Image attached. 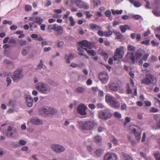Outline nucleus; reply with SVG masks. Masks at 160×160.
<instances>
[{"label":"nucleus","mask_w":160,"mask_h":160,"mask_svg":"<svg viewBox=\"0 0 160 160\" xmlns=\"http://www.w3.org/2000/svg\"><path fill=\"white\" fill-rule=\"evenodd\" d=\"M112 114L108 109L100 111L98 114L99 118L102 120H107L111 118Z\"/></svg>","instance_id":"2"},{"label":"nucleus","mask_w":160,"mask_h":160,"mask_svg":"<svg viewBox=\"0 0 160 160\" xmlns=\"http://www.w3.org/2000/svg\"><path fill=\"white\" fill-rule=\"evenodd\" d=\"M111 106L113 108H118L120 107V103L117 102L115 99L110 104Z\"/></svg>","instance_id":"21"},{"label":"nucleus","mask_w":160,"mask_h":160,"mask_svg":"<svg viewBox=\"0 0 160 160\" xmlns=\"http://www.w3.org/2000/svg\"><path fill=\"white\" fill-rule=\"evenodd\" d=\"M148 56L149 55L148 54H145L142 58V60L145 61H146L147 60Z\"/></svg>","instance_id":"59"},{"label":"nucleus","mask_w":160,"mask_h":160,"mask_svg":"<svg viewBox=\"0 0 160 160\" xmlns=\"http://www.w3.org/2000/svg\"><path fill=\"white\" fill-rule=\"evenodd\" d=\"M116 37L118 39H123L124 37L120 33V32H118L115 33Z\"/></svg>","instance_id":"38"},{"label":"nucleus","mask_w":160,"mask_h":160,"mask_svg":"<svg viewBox=\"0 0 160 160\" xmlns=\"http://www.w3.org/2000/svg\"><path fill=\"white\" fill-rule=\"evenodd\" d=\"M105 16L108 18L110 20H112V18L111 17V13L110 10L106 11L105 12Z\"/></svg>","instance_id":"35"},{"label":"nucleus","mask_w":160,"mask_h":160,"mask_svg":"<svg viewBox=\"0 0 160 160\" xmlns=\"http://www.w3.org/2000/svg\"><path fill=\"white\" fill-rule=\"evenodd\" d=\"M108 86L111 90L114 91H117L120 88L119 84L118 82L113 81H110L108 84Z\"/></svg>","instance_id":"11"},{"label":"nucleus","mask_w":160,"mask_h":160,"mask_svg":"<svg viewBox=\"0 0 160 160\" xmlns=\"http://www.w3.org/2000/svg\"><path fill=\"white\" fill-rule=\"evenodd\" d=\"M84 13L86 14V18H90L92 16L90 12L88 11H86L84 12Z\"/></svg>","instance_id":"47"},{"label":"nucleus","mask_w":160,"mask_h":160,"mask_svg":"<svg viewBox=\"0 0 160 160\" xmlns=\"http://www.w3.org/2000/svg\"><path fill=\"white\" fill-rule=\"evenodd\" d=\"M111 10L112 12V14L113 15L115 14V13H116L117 14H121L123 12V11L122 10H116L115 11L113 9H112Z\"/></svg>","instance_id":"37"},{"label":"nucleus","mask_w":160,"mask_h":160,"mask_svg":"<svg viewBox=\"0 0 160 160\" xmlns=\"http://www.w3.org/2000/svg\"><path fill=\"white\" fill-rule=\"evenodd\" d=\"M129 2L136 8L139 7L141 5L140 3L138 1H135L134 0H129Z\"/></svg>","instance_id":"24"},{"label":"nucleus","mask_w":160,"mask_h":160,"mask_svg":"<svg viewBox=\"0 0 160 160\" xmlns=\"http://www.w3.org/2000/svg\"><path fill=\"white\" fill-rule=\"evenodd\" d=\"M90 26L92 30H97V29H101V28L100 26H98L97 24H94L92 23H91L90 24Z\"/></svg>","instance_id":"26"},{"label":"nucleus","mask_w":160,"mask_h":160,"mask_svg":"<svg viewBox=\"0 0 160 160\" xmlns=\"http://www.w3.org/2000/svg\"><path fill=\"white\" fill-rule=\"evenodd\" d=\"M105 99L107 103H109L110 104L115 99V98L110 94H106L105 97Z\"/></svg>","instance_id":"18"},{"label":"nucleus","mask_w":160,"mask_h":160,"mask_svg":"<svg viewBox=\"0 0 160 160\" xmlns=\"http://www.w3.org/2000/svg\"><path fill=\"white\" fill-rule=\"evenodd\" d=\"M48 28L50 30H53L58 33L59 35H61L63 32V29L61 26H57L56 24L50 25L48 26Z\"/></svg>","instance_id":"9"},{"label":"nucleus","mask_w":160,"mask_h":160,"mask_svg":"<svg viewBox=\"0 0 160 160\" xmlns=\"http://www.w3.org/2000/svg\"><path fill=\"white\" fill-rule=\"evenodd\" d=\"M31 122L35 125H39L42 123V121L37 117L33 118L31 120Z\"/></svg>","instance_id":"19"},{"label":"nucleus","mask_w":160,"mask_h":160,"mask_svg":"<svg viewBox=\"0 0 160 160\" xmlns=\"http://www.w3.org/2000/svg\"><path fill=\"white\" fill-rule=\"evenodd\" d=\"M155 80L154 76L150 74H146V77L144 78L141 80V83L149 85L150 84H153L155 83L154 82Z\"/></svg>","instance_id":"4"},{"label":"nucleus","mask_w":160,"mask_h":160,"mask_svg":"<svg viewBox=\"0 0 160 160\" xmlns=\"http://www.w3.org/2000/svg\"><path fill=\"white\" fill-rule=\"evenodd\" d=\"M150 41V40L147 39L146 40L142 41L141 42V43L142 44H145L146 45H148L149 44Z\"/></svg>","instance_id":"51"},{"label":"nucleus","mask_w":160,"mask_h":160,"mask_svg":"<svg viewBox=\"0 0 160 160\" xmlns=\"http://www.w3.org/2000/svg\"><path fill=\"white\" fill-rule=\"evenodd\" d=\"M87 108V107L85 104L81 103L77 107V112L81 115H85L87 114L86 110Z\"/></svg>","instance_id":"8"},{"label":"nucleus","mask_w":160,"mask_h":160,"mask_svg":"<svg viewBox=\"0 0 160 160\" xmlns=\"http://www.w3.org/2000/svg\"><path fill=\"white\" fill-rule=\"evenodd\" d=\"M122 156L124 157L125 160H133V159L130 156L124 152L122 153Z\"/></svg>","instance_id":"31"},{"label":"nucleus","mask_w":160,"mask_h":160,"mask_svg":"<svg viewBox=\"0 0 160 160\" xmlns=\"http://www.w3.org/2000/svg\"><path fill=\"white\" fill-rule=\"evenodd\" d=\"M23 77L22 70L21 69L17 70L13 73L12 78L15 82L16 81L21 79Z\"/></svg>","instance_id":"6"},{"label":"nucleus","mask_w":160,"mask_h":160,"mask_svg":"<svg viewBox=\"0 0 160 160\" xmlns=\"http://www.w3.org/2000/svg\"><path fill=\"white\" fill-rule=\"evenodd\" d=\"M36 86L37 89L42 93H48L51 90L50 87L44 83L39 82Z\"/></svg>","instance_id":"1"},{"label":"nucleus","mask_w":160,"mask_h":160,"mask_svg":"<svg viewBox=\"0 0 160 160\" xmlns=\"http://www.w3.org/2000/svg\"><path fill=\"white\" fill-rule=\"evenodd\" d=\"M15 104V101L13 100H10L8 103L9 105L10 106H11L12 107H14Z\"/></svg>","instance_id":"48"},{"label":"nucleus","mask_w":160,"mask_h":160,"mask_svg":"<svg viewBox=\"0 0 160 160\" xmlns=\"http://www.w3.org/2000/svg\"><path fill=\"white\" fill-rule=\"evenodd\" d=\"M93 123L89 121L82 122L80 124L81 128L83 130H90L93 127Z\"/></svg>","instance_id":"10"},{"label":"nucleus","mask_w":160,"mask_h":160,"mask_svg":"<svg viewBox=\"0 0 160 160\" xmlns=\"http://www.w3.org/2000/svg\"><path fill=\"white\" fill-rule=\"evenodd\" d=\"M84 91V88L82 87H78L76 89V92L78 94H81Z\"/></svg>","instance_id":"29"},{"label":"nucleus","mask_w":160,"mask_h":160,"mask_svg":"<svg viewBox=\"0 0 160 160\" xmlns=\"http://www.w3.org/2000/svg\"><path fill=\"white\" fill-rule=\"evenodd\" d=\"M112 138L113 139L112 140V143L115 144V145H117V143L118 142V141L117 139L114 136H112Z\"/></svg>","instance_id":"55"},{"label":"nucleus","mask_w":160,"mask_h":160,"mask_svg":"<svg viewBox=\"0 0 160 160\" xmlns=\"http://www.w3.org/2000/svg\"><path fill=\"white\" fill-rule=\"evenodd\" d=\"M84 50L88 54H90L92 56H95L96 55V52L93 50H89L87 48H84Z\"/></svg>","instance_id":"25"},{"label":"nucleus","mask_w":160,"mask_h":160,"mask_svg":"<svg viewBox=\"0 0 160 160\" xmlns=\"http://www.w3.org/2000/svg\"><path fill=\"white\" fill-rule=\"evenodd\" d=\"M103 152V150L102 149H98L96 151L95 154L97 157H100Z\"/></svg>","instance_id":"33"},{"label":"nucleus","mask_w":160,"mask_h":160,"mask_svg":"<svg viewBox=\"0 0 160 160\" xmlns=\"http://www.w3.org/2000/svg\"><path fill=\"white\" fill-rule=\"evenodd\" d=\"M76 5L78 8H83L84 9H88L89 8V6L86 3L84 2L81 0H78Z\"/></svg>","instance_id":"16"},{"label":"nucleus","mask_w":160,"mask_h":160,"mask_svg":"<svg viewBox=\"0 0 160 160\" xmlns=\"http://www.w3.org/2000/svg\"><path fill=\"white\" fill-rule=\"evenodd\" d=\"M102 140V138L99 136H97L95 137L94 141L96 143L99 142Z\"/></svg>","instance_id":"44"},{"label":"nucleus","mask_w":160,"mask_h":160,"mask_svg":"<svg viewBox=\"0 0 160 160\" xmlns=\"http://www.w3.org/2000/svg\"><path fill=\"white\" fill-rule=\"evenodd\" d=\"M98 78L104 84H106L109 80L107 72L105 71H103L99 73Z\"/></svg>","instance_id":"5"},{"label":"nucleus","mask_w":160,"mask_h":160,"mask_svg":"<svg viewBox=\"0 0 160 160\" xmlns=\"http://www.w3.org/2000/svg\"><path fill=\"white\" fill-rule=\"evenodd\" d=\"M112 32L110 30H109L108 31H104V36L106 37H108L109 36L112 35Z\"/></svg>","instance_id":"43"},{"label":"nucleus","mask_w":160,"mask_h":160,"mask_svg":"<svg viewBox=\"0 0 160 160\" xmlns=\"http://www.w3.org/2000/svg\"><path fill=\"white\" fill-rule=\"evenodd\" d=\"M118 158L117 156L113 153L108 152L104 156V160H117Z\"/></svg>","instance_id":"12"},{"label":"nucleus","mask_w":160,"mask_h":160,"mask_svg":"<svg viewBox=\"0 0 160 160\" xmlns=\"http://www.w3.org/2000/svg\"><path fill=\"white\" fill-rule=\"evenodd\" d=\"M39 112L41 115H45L48 114V110L45 107H43L39 109Z\"/></svg>","instance_id":"20"},{"label":"nucleus","mask_w":160,"mask_h":160,"mask_svg":"<svg viewBox=\"0 0 160 160\" xmlns=\"http://www.w3.org/2000/svg\"><path fill=\"white\" fill-rule=\"evenodd\" d=\"M35 20L34 22L39 25L41 24L43 21V19L37 17H35Z\"/></svg>","instance_id":"27"},{"label":"nucleus","mask_w":160,"mask_h":160,"mask_svg":"<svg viewBox=\"0 0 160 160\" xmlns=\"http://www.w3.org/2000/svg\"><path fill=\"white\" fill-rule=\"evenodd\" d=\"M124 48L123 46H121L116 49L113 57L114 61L120 60L122 58L124 55Z\"/></svg>","instance_id":"3"},{"label":"nucleus","mask_w":160,"mask_h":160,"mask_svg":"<svg viewBox=\"0 0 160 160\" xmlns=\"http://www.w3.org/2000/svg\"><path fill=\"white\" fill-rule=\"evenodd\" d=\"M32 9V7L30 5H27L25 7V10L27 11H30Z\"/></svg>","instance_id":"61"},{"label":"nucleus","mask_w":160,"mask_h":160,"mask_svg":"<svg viewBox=\"0 0 160 160\" xmlns=\"http://www.w3.org/2000/svg\"><path fill=\"white\" fill-rule=\"evenodd\" d=\"M18 43L20 44L21 46H23L26 44L27 43L26 40H19L18 41Z\"/></svg>","instance_id":"45"},{"label":"nucleus","mask_w":160,"mask_h":160,"mask_svg":"<svg viewBox=\"0 0 160 160\" xmlns=\"http://www.w3.org/2000/svg\"><path fill=\"white\" fill-rule=\"evenodd\" d=\"M28 52V50H27L25 48H23L21 52V53L23 56H26Z\"/></svg>","instance_id":"46"},{"label":"nucleus","mask_w":160,"mask_h":160,"mask_svg":"<svg viewBox=\"0 0 160 160\" xmlns=\"http://www.w3.org/2000/svg\"><path fill=\"white\" fill-rule=\"evenodd\" d=\"M51 147L54 151L58 153L62 152L65 149V148L62 146L57 144L52 145Z\"/></svg>","instance_id":"13"},{"label":"nucleus","mask_w":160,"mask_h":160,"mask_svg":"<svg viewBox=\"0 0 160 160\" xmlns=\"http://www.w3.org/2000/svg\"><path fill=\"white\" fill-rule=\"evenodd\" d=\"M129 58L131 60L132 63H135V56L133 52H130L129 56Z\"/></svg>","instance_id":"36"},{"label":"nucleus","mask_w":160,"mask_h":160,"mask_svg":"<svg viewBox=\"0 0 160 160\" xmlns=\"http://www.w3.org/2000/svg\"><path fill=\"white\" fill-rule=\"evenodd\" d=\"M26 143V141L23 140L21 139L19 141V144L20 145H25Z\"/></svg>","instance_id":"62"},{"label":"nucleus","mask_w":160,"mask_h":160,"mask_svg":"<svg viewBox=\"0 0 160 160\" xmlns=\"http://www.w3.org/2000/svg\"><path fill=\"white\" fill-rule=\"evenodd\" d=\"M67 55L65 56V58L67 60V62L68 63H70V60L72 59L74 57V55L72 54L69 55L67 57H66Z\"/></svg>","instance_id":"30"},{"label":"nucleus","mask_w":160,"mask_h":160,"mask_svg":"<svg viewBox=\"0 0 160 160\" xmlns=\"http://www.w3.org/2000/svg\"><path fill=\"white\" fill-rule=\"evenodd\" d=\"M105 129L104 127L100 126L98 128V132H101L103 131Z\"/></svg>","instance_id":"58"},{"label":"nucleus","mask_w":160,"mask_h":160,"mask_svg":"<svg viewBox=\"0 0 160 160\" xmlns=\"http://www.w3.org/2000/svg\"><path fill=\"white\" fill-rule=\"evenodd\" d=\"M92 2L95 7H98L101 5L100 0H92Z\"/></svg>","instance_id":"32"},{"label":"nucleus","mask_w":160,"mask_h":160,"mask_svg":"<svg viewBox=\"0 0 160 160\" xmlns=\"http://www.w3.org/2000/svg\"><path fill=\"white\" fill-rule=\"evenodd\" d=\"M12 80L9 77H8L6 79V81L7 82V86H8L12 82Z\"/></svg>","instance_id":"56"},{"label":"nucleus","mask_w":160,"mask_h":160,"mask_svg":"<svg viewBox=\"0 0 160 160\" xmlns=\"http://www.w3.org/2000/svg\"><path fill=\"white\" fill-rule=\"evenodd\" d=\"M114 116L117 118H120L121 117V114L117 111L114 112Z\"/></svg>","instance_id":"42"},{"label":"nucleus","mask_w":160,"mask_h":160,"mask_svg":"<svg viewBox=\"0 0 160 160\" xmlns=\"http://www.w3.org/2000/svg\"><path fill=\"white\" fill-rule=\"evenodd\" d=\"M98 35L101 37H102L104 36V32H103L101 30H98Z\"/></svg>","instance_id":"54"},{"label":"nucleus","mask_w":160,"mask_h":160,"mask_svg":"<svg viewBox=\"0 0 160 160\" xmlns=\"http://www.w3.org/2000/svg\"><path fill=\"white\" fill-rule=\"evenodd\" d=\"M127 105L125 103H122L121 105V109L122 110H126L127 108Z\"/></svg>","instance_id":"52"},{"label":"nucleus","mask_w":160,"mask_h":160,"mask_svg":"<svg viewBox=\"0 0 160 160\" xmlns=\"http://www.w3.org/2000/svg\"><path fill=\"white\" fill-rule=\"evenodd\" d=\"M132 132L134 133L136 138L138 141L140 140L141 134V130L140 128L137 127L136 128H134L132 131Z\"/></svg>","instance_id":"15"},{"label":"nucleus","mask_w":160,"mask_h":160,"mask_svg":"<svg viewBox=\"0 0 160 160\" xmlns=\"http://www.w3.org/2000/svg\"><path fill=\"white\" fill-rule=\"evenodd\" d=\"M78 45L80 47L92 49L93 48V44L86 40H83L78 42Z\"/></svg>","instance_id":"7"},{"label":"nucleus","mask_w":160,"mask_h":160,"mask_svg":"<svg viewBox=\"0 0 160 160\" xmlns=\"http://www.w3.org/2000/svg\"><path fill=\"white\" fill-rule=\"evenodd\" d=\"M144 103L146 106L147 107H149L151 106V103L149 101H146L144 102Z\"/></svg>","instance_id":"64"},{"label":"nucleus","mask_w":160,"mask_h":160,"mask_svg":"<svg viewBox=\"0 0 160 160\" xmlns=\"http://www.w3.org/2000/svg\"><path fill=\"white\" fill-rule=\"evenodd\" d=\"M127 48L129 51H133L135 50L136 48L133 45L129 44Z\"/></svg>","instance_id":"39"},{"label":"nucleus","mask_w":160,"mask_h":160,"mask_svg":"<svg viewBox=\"0 0 160 160\" xmlns=\"http://www.w3.org/2000/svg\"><path fill=\"white\" fill-rule=\"evenodd\" d=\"M132 18L135 20H138L140 18V16L139 15H136L132 16Z\"/></svg>","instance_id":"63"},{"label":"nucleus","mask_w":160,"mask_h":160,"mask_svg":"<svg viewBox=\"0 0 160 160\" xmlns=\"http://www.w3.org/2000/svg\"><path fill=\"white\" fill-rule=\"evenodd\" d=\"M57 112V110L54 108L50 109L48 110V114H55Z\"/></svg>","instance_id":"41"},{"label":"nucleus","mask_w":160,"mask_h":160,"mask_svg":"<svg viewBox=\"0 0 160 160\" xmlns=\"http://www.w3.org/2000/svg\"><path fill=\"white\" fill-rule=\"evenodd\" d=\"M43 67V61L41 60H40V62L37 66V68L39 69H41Z\"/></svg>","instance_id":"53"},{"label":"nucleus","mask_w":160,"mask_h":160,"mask_svg":"<svg viewBox=\"0 0 160 160\" xmlns=\"http://www.w3.org/2000/svg\"><path fill=\"white\" fill-rule=\"evenodd\" d=\"M154 8L155 9H159L160 8V0H155Z\"/></svg>","instance_id":"28"},{"label":"nucleus","mask_w":160,"mask_h":160,"mask_svg":"<svg viewBox=\"0 0 160 160\" xmlns=\"http://www.w3.org/2000/svg\"><path fill=\"white\" fill-rule=\"evenodd\" d=\"M69 20L71 23V25L72 26H73L75 25V22L72 17L71 16L69 17Z\"/></svg>","instance_id":"49"},{"label":"nucleus","mask_w":160,"mask_h":160,"mask_svg":"<svg viewBox=\"0 0 160 160\" xmlns=\"http://www.w3.org/2000/svg\"><path fill=\"white\" fill-rule=\"evenodd\" d=\"M150 111L151 112H156L158 111V109L155 108L154 107H152L150 109Z\"/></svg>","instance_id":"57"},{"label":"nucleus","mask_w":160,"mask_h":160,"mask_svg":"<svg viewBox=\"0 0 160 160\" xmlns=\"http://www.w3.org/2000/svg\"><path fill=\"white\" fill-rule=\"evenodd\" d=\"M16 133L15 129L9 126L6 135L9 137H13L15 136Z\"/></svg>","instance_id":"14"},{"label":"nucleus","mask_w":160,"mask_h":160,"mask_svg":"<svg viewBox=\"0 0 160 160\" xmlns=\"http://www.w3.org/2000/svg\"><path fill=\"white\" fill-rule=\"evenodd\" d=\"M143 53V50L142 49H138L137 50L135 53V57L136 58L138 59L140 58Z\"/></svg>","instance_id":"22"},{"label":"nucleus","mask_w":160,"mask_h":160,"mask_svg":"<svg viewBox=\"0 0 160 160\" xmlns=\"http://www.w3.org/2000/svg\"><path fill=\"white\" fill-rule=\"evenodd\" d=\"M26 103L28 107H31L33 105V99L29 95H27L25 96Z\"/></svg>","instance_id":"17"},{"label":"nucleus","mask_w":160,"mask_h":160,"mask_svg":"<svg viewBox=\"0 0 160 160\" xmlns=\"http://www.w3.org/2000/svg\"><path fill=\"white\" fill-rule=\"evenodd\" d=\"M120 29L121 32L122 33H124L126 31L127 29L130 30V27L128 25L125 24L124 25H121L120 27Z\"/></svg>","instance_id":"23"},{"label":"nucleus","mask_w":160,"mask_h":160,"mask_svg":"<svg viewBox=\"0 0 160 160\" xmlns=\"http://www.w3.org/2000/svg\"><path fill=\"white\" fill-rule=\"evenodd\" d=\"M154 156L156 160H160V153L158 152L155 153L154 154Z\"/></svg>","instance_id":"50"},{"label":"nucleus","mask_w":160,"mask_h":160,"mask_svg":"<svg viewBox=\"0 0 160 160\" xmlns=\"http://www.w3.org/2000/svg\"><path fill=\"white\" fill-rule=\"evenodd\" d=\"M126 92L128 94L132 93V91L130 88V87L129 84H127L126 87Z\"/></svg>","instance_id":"40"},{"label":"nucleus","mask_w":160,"mask_h":160,"mask_svg":"<svg viewBox=\"0 0 160 160\" xmlns=\"http://www.w3.org/2000/svg\"><path fill=\"white\" fill-rule=\"evenodd\" d=\"M156 9V10L152 11V13L156 17H159L160 16V10Z\"/></svg>","instance_id":"34"},{"label":"nucleus","mask_w":160,"mask_h":160,"mask_svg":"<svg viewBox=\"0 0 160 160\" xmlns=\"http://www.w3.org/2000/svg\"><path fill=\"white\" fill-rule=\"evenodd\" d=\"M51 1L50 0H48L45 3V7H48L51 5Z\"/></svg>","instance_id":"60"}]
</instances>
